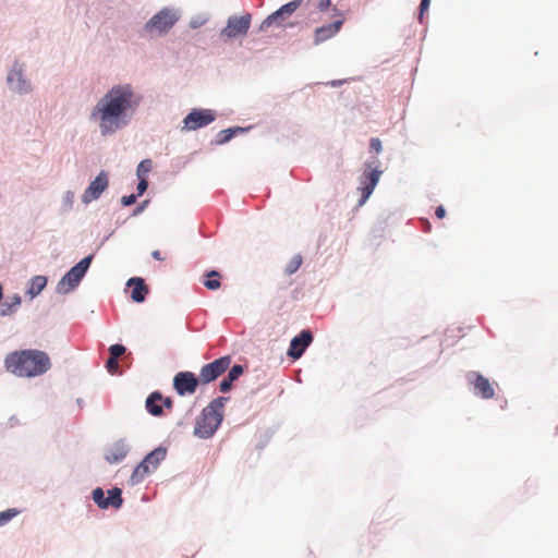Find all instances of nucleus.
<instances>
[{"label": "nucleus", "instance_id": "ea45409f", "mask_svg": "<svg viewBox=\"0 0 558 558\" xmlns=\"http://www.w3.org/2000/svg\"><path fill=\"white\" fill-rule=\"evenodd\" d=\"M429 1H430V0H422V1H421V4H420L421 15L423 14V12H424L425 10H427V9H428V7H429Z\"/></svg>", "mask_w": 558, "mask_h": 558}, {"label": "nucleus", "instance_id": "4c0bfd02", "mask_svg": "<svg viewBox=\"0 0 558 558\" xmlns=\"http://www.w3.org/2000/svg\"><path fill=\"white\" fill-rule=\"evenodd\" d=\"M121 202L124 206H130L136 202V195L131 194V195L123 196L121 198Z\"/></svg>", "mask_w": 558, "mask_h": 558}, {"label": "nucleus", "instance_id": "473e14b6", "mask_svg": "<svg viewBox=\"0 0 558 558\" xmlns=\"http://www.w3.org/2000/svg\"><path fill=\"white\" fill-rule=\"evenodd\" d=\"M106 367H107L109 373H111V374L116 373L118 367H119L118 360L113 359V357H109L107 363H106Z\"/></svg>", "mask_w": 558, "mask_h": 558}, {"label": "nucleus", "instance_id": "c9c22d12", "mask_svg": "<svg viewBox=\"0 0 558 558\" xmlns=\"http://www.w3.org/2000/svg\"><path fill=\"white\" fill-rule=\"evenodd\" d=\"M371 149L379 154L381 151V142L379 138H372L369 142Z\"/></svg>", "mask_w": 558, "mask_h": 558}, {"label": "nucleus", "instance_id": "aec40b11", "mask_svg": "<svg viewBox=\"0 0 558 558\" xmlns=\"http://www.w3.org/2000/svg\"><path fill=\"white\" fill-rule=\"evenodd\" d=\"M22 303V299L19 294L8 295L4 302L1 304L0 315L11 316L17 312Z\"/></svg>", "mask_w": 558, "mask_h": 558}, {"label": "nucleus", "instance_id": "f03ea898", "mask_svg": "<svg viewBox=\"0 0 558 558\" xmlns=\"http://www.w3.org/2000/svg\"><path fill=\"white\" fill-rule=\"evenodd\" d=\"M4 366L8 372L19 377H36L45 374L50 367L49 355L40 350H20L5 356Z\"/></svg>", "mask_w": 558, "mask_h": 558}, {"label": "nucleus", "instance_id": "9b49d317", "mask_svg": "<svg viewBox=\"0 0 558 558\" xmlns=\"http://www.w3.org/2000/svg\"><path fill=\"white\" fill-rule=\"evenodd\" d=\"M216 118V114L210 109H193L184 118L183 129L186 131H195L210 124Z\"/></svg>", "mask_w": 558, "mask_h": 558}, {"label": "nucleus", "instance_id": "2f4dec72", "mask_svg": "<svg viewBox=\"0 0 558 558\" xmlns=\"http://www.w3.org/2000/svg\"><path fill=\"white\" fill-rule=\"evenodd\" d=\"M243 372H244V369H243L242 365H234L229 371L228 377L230 378V380L234 381L243 374Z\"/></svg>", "mask_w": 558, "mask_h": 558}, {"label": "nucleus", "instance_id": "dca6fc26", "mask_svg": "<svg viewBox=\"0 0 558 558\" xmlns=\"http://www.w3.org/2000/svg\"><path fill=\"white\" fill-rule=\"evenodd\" d=\"M381 174V171L378 169H373L371 171H365L362 180L363 186L361 187L362 191V197L359 201V205L362 206L366 203L368 197L372 195L375 186L377 185L379 181V177Z\"/></svg>", "mask_w": 558, "mask_h": 558}, {"label": "nucleus", "instance_id": "c85d7f7f", "mask_svg": "<svg viewBox=\"0 0 558 558\" xmlns=\"http://www.w3.org/2000/svg\"><path fill=\"white\" fill-rule=\"evenodd\" d=\"M239 129L236 130H233V129H227V130H222L219 134H218V143L219 144H225L227 142H229L234 133L238 131Z\"/></svg>", "mask_w": 558, "mask_h": 558}, {"label": "nucleus", "instance_id": "39448f33", "mask_svg": "<svg viewBox=\"0 0 558 558\" xmlns=\"http://www.w3.org/2000/svg\"><path fill=\"white\" fill-rule=\"evenodd\" d=\"M93 259V255L86 256L81 262H78L74 267H72L59 281L58 283V292L59 293H68L75 289L86 271L88 270L90 263Z\"/></svg>", "mask_w": 558, "mask_h": 558}, {"label": "nucleus", "instance_id": "58836bf2", "mask_svg": "<svg viewBox=\"0 0 558 558\" xmlns=\"http://www.w3.org/2000/svg\"><path fill=\"white\" fill-rule=\"evenodd\" d=\"M435 215L437 218L442 219L446 216V210H445L444 206H441V205L438 206L436 208Z\"/></svg>", "mask_w": 558, "mask_h": 558}, {"label": "nucleus", "instance_id": "6ab92c4d", "mask_svg": "<svg viewBox=\"0 0 558 558\" xmlns=\"http://www.w3.org/2000/svg\"><path fill=\"white\" fill-rule=\"evenodd\" d=\"M128 453V447L124 442L119 441L113 444L111 447H109L106 450L105 459L109 463H117L120 462L125 458Z\"/></svg>", "mask_w": 558, "mask_h": 558}, {"label": "nucleus", "instance_id": "9d476101", "mask_svg": "<svg viewBox=\"0 0 558 558\" xmlns=\"http://www.w3.org/2000/svg\"><path fill=\"white\" fill-rule=\"evenodd\" d=\"M231 357L222 356L204 365L199 371L201 384H209L222 375L230 366Z\"/></svg>", "mask_w": 558, "mask_h": 558}, {"label": "nucleus", "instance_id": "a211bd4d", "mask_svg": "<svg viewBox=\"0 0 558 558\" xmlns=\"http://www.w3.org/2000/svg\"><path fill=\"white\" fill-rule=\"evenodd\" d=\"M128 286L132 288L131 298L134 302L141 303L145 300L148 293V288L142 278H131L128 281Z\"/></svg>", "mask_w": 558, "mask_h": 558}, {"label": "nucleus", "instance_id": "6e6552de", "mask_svg": "<svg viewBox=\"0 0 558 558\" xmlns=\"http://www.w3.org/2000/svg\"><path fill=\"white\" fill-rule=\"evenodd\" d=\"M332 22L317 27L314 32V44L320 45L322 43L335 37L341 29L345 17L343 13L336 7L332 8Z\"/></svg>", "mask_w": 558, "mask_h": 558}, {"label": "nucleus", "instance_id": "a19ab883", "mask_svg": "<svg viewBox=\"0 0 558 558\" xmlns=\"http://www.w3.org/2000/svg\"><path fill=\"white\" fill-rule=\"evenodd\" d=\"M151 256L157 260H165V257L161 255V252L159 250L153 251Z\"/></svg>", "mask_w": 558, "mask_h": 558}, {"label": "nucleus", "instance_id": "f3484780", "mask_svg": "<svg viewBox=\"0 0 558 558\" xmlns=\"http://www.w3.org/2000/svg\"><path fill=\"white\" fill-rule=\"evenodd\" d=\"M8 83L10 84L12 89L19 93L27 90L26 81L23 78L22 66L17 63H15L12 70L10 71L8 75Z\"/></svg>", "mask_w": 558, "mask_h": 558}, {"label": "nucleus", "instance_id": "4be33fe9", "mask_svg": "<svg viewBox=\"0 0 558 558\" xmlns=\"http://www.w3.org/2000/svg\"><path fill=\"white\" fill-rule=\"evenodd\" d=\"M46 284L47 278L45 276H35L34 278L31 279L27 293L31 295V298H35L44 290Z\"/></svg>", "mask_w": 558, "mask_h": 558}, {"label": "nucleus", "instance_id": "f8f14e48", "mask_svg": "<svg viewBox=\"0 0 558 558\" xmlns=\"http://www.w3.org/2000/svg\"><path fill=\"white\" fill-rule=\"evenodd\" d=\"M199 383V377L191 372H180L173 378V387L179 396L193 395Z\"/></svg>", "mask_w": 558, "mask_h": 558}, {"label": "nucleus", "instance_id": "5701e85b", "mask_svg": "<svg viewBox=\"0 0 558 558\" xmlns=\"http://www.w3.org/2000/svg\"><path fill=\"white\" fill-rule=\"evenodd\" d=\"M107 502L105 504L106 509L109 507L112 508H120L123 499L121 497V489L120 488H112L108 490V497L106 498Z\"/></svg>", "mask_w": 558, "mask_h": 558}, {"label": "nucleus", "instance_id": "37998d69", "mask_svg": "<svg viewBox=\"0 0 558 558\" xmlns=\"http://www.w3.org/2000/svg\"><path fill=\"white\" fill-rule=\"evenodd\" d=\"M191 25H192V27H197L199 24H198V22H192Z\"/></svg>", "mask_w": 558, "mask_h": 558}, {"label": "nucleus", "instance_id": "20e7f679", "mask_svg": "<svg viewBox=\"0 0 558 558\" xmlns=\"http://www.w3.org/2000/svg\"><path fill=\"white\" fill-rule=\"evenodd\" d=\"M166 456L167 450L162 447H158L149 452L133 471L131 475L132 483L138 484L143 482L147 475L157 470L159 463L165 460Z\"/></svg>", "mask_w": 558, "mask_h": 558}, {"label": "nucleus", "instance_id": "bb28decb", "mask_svg": "<svg viewBox=\"0 0 558 558\" xmlns=\"http://www.w3.org/2000/svg\"><path fill=\"white\" fill-rule=\"evenodd\" d=\"M151 170V161L149 159L142 160L136 169L138 178H145V175Z\"/></svg>", "mask_w": 558, "mask_h": 558}, {"label": "nucleus", "instance_id": "ddd939ff", "mask_svg": "<svg viewBox=\"0 0 558 558\" xmlns=\"http://www.w3.org/2000/svg\"><path fill=\"white\" fill-rule=\"evenodd\" d=\"M109 180L108 174L105 171H100L99 174L90 182L88 187L82 195V202L88 204L92 201L99 198L101 193L108 187Z\"/></svg>", "mask_w": 558, "mask_h": 558}, {"label": "nucleus", "instance_id": "c756f323", "mask_svg": "<svg viewBox=\"0 0 558 558\" xmlns=\"http://www.w3.org/2000/svg\"><path fill=\"white\" fill-rule=\"evenodd\" d=\"M17 513L19 511L16 509H8L0 512V526L13 519Z\"/></svg>", "mask_w": 558, "mask_h": 558}, {"label": "nucleus", "instance_id": "2eb2a0df", "mask_svg": "<svg viewBox=\"0 0 558 558\" xmlns=\"http://www.w3.org/2000/svg\"><path fill=\"white\" fill-rule=\"evenodd\" d=\"M312 341V332L310 330H302L299 336L291 340L288 355L294 360L300 359Z\"/></svg>", "mask_w": 558, "mask_h": 558}, {"label": "nucleus", "instance_id": "f704fd0d", "mask_svg": "<svg viewBox=\"0 0 558 558\" xmlns=\"http://www.w3.org/2000/svg\"><path fill=\"white\" fill-rule=\"evenodd\" d=\"M74 202V193L73 192H66L63 196V204L66 209H70Z\"/></svg>", "mask_w": 558, "mask_h": 558}, {"label": "nucleus", "instance_id": "f257e3e1", "mask_svg": "<svg viewBox=\"0 0 558 558\" xmlns=\"http://www.w3.org/2000/svg\"><path fill=\"white\" fill-rule=\"evenodd\" d=\"M141 97L130 84L112 86L95 105L90 118L98 121L102 135L113 134L128 123L129 114L138 107Z\"/></svg>", "mask_w": 558, "mask_h": 558}, {"label": "nucleus", "instance_id": "423d86ee", "mask_svg": "<svg viewBox=\"0 0 558 558\" xmlns=\"http://www.w3.org/2000/svg\"><path fill=\"white\" fill-rule=\"evenodd\" d=\"M252 21V15L245 13L241 16L232 15L228 19L226 27L220 32V37L225 40L246 35Z\"/></svg>", "mask_w": 558, "mask_h": 558}, {"label": "nucleus", "instance_id": "e433bc0d", "mask_svg": "<svg viewBox=\"0 0 558 558\" xmlns=\"http://www.w3.org/2000/svg\"><path fill=\"white\" fill-rule=\"evenodd\" d=\"M140 182L137 184V195H142L148 186V182L145 178H138Z\"/></svg>", "mask_w": 558, "mask_h": 558}, {"label": "nucleus", "instance_id": "0eeeda50", "mask_svg": "<svg viewBox=\"0 0 558 558\" xmlns=\"http://www.w3.org/2000/svg\"><path fill=\"white\" fill-rule=\"evenodd\" d=\"M178 21L177 14L169 9H163L155 14L145 25V29L150 34H166Z\"/></svg>", "mask_w": 558, "mask_h": 558}, {"label": "nucleus", "instance_id": "a878e982", "mask_svg": "<svg viewBox=\"0 0 558 558\" xmlns=\"http://www.w3.org/2000/svg\"><path fill=\"white\" fill-rule=\"evenodd\" d=\"M301 265H302V256L294 255L287 265L286 274L287 275L294 274L301 267Z\"/></svg>", "mask_w": 558, "mask_h": 558}, {"label": "nucleus", "instance_id": "7c9ffc66", "mask_svg": "<svg viewBox=\"0 0 558 558\" xmlns=\"http://www.w3.org/2000/svg\"><path fill=\"white\" fill-rule=\"evenodd\" d=\"M110 357L119 359L121 355L125 353V348L122 344H112L109 348Z\"/></svg>", "mask_w": 558, "mask_h": 558}, {"label": "nucleus", "instance_id": "393cba45", "mask_svg": "<svg viewBox=\"0 0 558 558\" xmlns=\"http://www.w3.org/2000/svg\"><path fill=\"white\" fill-rule=\"evenodd\" d=\"M310 14H313L314 11L325 12L331 8V0H307L306 2Z\"/></svg>", "mask_w": 558, "mask_h": 558}, {"label": "nucleus", "instance_id": "cd10ccee", "mask_svg": "<svg viewBox=\"0 0 558 558\" xmlns=\"http://www.w3.org/2000/svg\"><path fill=\"white\" fill-rule=\"evenodd\" d=\"M93 500L98 505V507L106 509L105 504L107 502L105 493L101 488H96L93 492Z\"/></svg>", "mask_w": 558, "mask_h": 558}, {"label": "nucleus", "instance_id": "1a4fd4ad", "mask_svg": "<svg viewBox=\"0 0 558 558\" xmlns=\"http://www.w3.org/2000/svg\"><path fill=\"white\" fill-rule=\"evenodd\" d=\"M303 0H292L282 7H280L276 12L271 13L267 16L259 25L260 31H266L271 25L281 26L283 22L289 19L302 4Z\"/></svg>", "mask_w": 558, "mask_h": 558}, {"label": "nucleus", "instance_id": "b1692460", "mask_svg": "<svg viewBox=\"0 0 558 558\" xmlns=\"http://www.w3.org/2000/svg\"><path fill=\"white\" fill-rule=\"evenodd\" d=\"M206 279L204 280V286L208 290H218L221 287L220 278L221 275L216 270H210L206 272Z\"/></svg>", "mask_w": 558, "mask_h": 558}, {"label": "nucleus", "instance_id": "7ed1b4c3", "mask_svg": "<svg viewBox=\"0 0 558 558\" xmlns=\"http://www.w3.org/2000/svg\"><path fill=\"white\" fill-rule=\"evenodd\" d=\"M228 400L229 398L218 397L203 409L194 426L196 436L206 439L216 433L222 422L223 409Z\"/></svg>", "mask_w": 558, "mask_h": 558}, {"label": "nucleus", "instance_id": "4468645a", "mask_svg": "<svg viewBox=\"0 0 558 558\" xmlns=\"http://www.w3.org/2000/svg\"><path fill=\"white\" fill-rule=\"evenodd\" d=\"M469 381L474 386L475 393L483 399H492L495 396V390L488 378L484 377L477 372H472L468 375Z\"/></svg>", "mask_w": 558, "mask_h": 558}, {"label": "nucleus", "instance_id": "412c9836", "mask_svg": "<svg viewBox=\"0 0 558 558\" xmlns=\"http://www.w3.org/2000/svg\"><path fill=\"white\" fill-rule=\"evenodd\" d=\"M162 396L159 392H153L146 399V409L154 416H160L162 414Z\"/></svg>", "mask_w": 558, "mask_h": 558}, {"label": "nucleus", "instance_id": "72a5a7b5", "mask_svg": "<svg viewBox=\"0 0 558 558\" xmlns=\"http://www.w3.org/2000/svg\"><path fill=\"white\" fill-rule=\"evenodd\" d=\"M233 380H230V378L227 376L220 381L219 389L221 392H228L232 387Z\"/></svg>", "mask_w": 558, "mask_h": 558}, {"label": "nucleus", "instance_id": "79ce46f5", "mask_svg": "<svg viewBox=\"0 0 558 558\" xmlns=\"http://www.w3.org/2000/svg\"><path fill=\"white\" fill-rule=\"evenodd\" d=\"M162 405H165L167 409L172 408V400L170 398H162L161 401Z\"/></svg>", "mask_w": 558, "mask_h": 558}]
</instances>
